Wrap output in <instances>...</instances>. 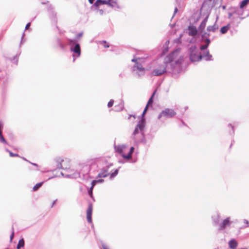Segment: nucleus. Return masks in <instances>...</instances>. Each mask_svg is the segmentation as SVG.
I'll return each mask as SVG.
<instances>
[{
  "label": "nucleus",
  "instance_id": "obj_1",
  "mask_svg": "<svg viewBox=\"0 0 249 249\" xmlns=\"http://www.w3.org/2000/svg\"><path fill=\"white\" fill-rule=\"evenodd\" d=\"M183 60L180 50L177 49L165 57L162 63L158 64L152 72L153 76H160L165 72H178Z\"/></svg>",
  "mask_w": 249,
  "mask_h": 249
},
{
  "label": "nucleus",
  "instance_id": "obj_2",
  "mask_svg": "<svg viewBox=\"0 0 249 249\" xmlns=\"http://www.w3.org/2000/svg\"><path fill=\"white\" fill-rule=\"evenodd\" d=\"M127 146L125 144H121L115 146V150L120 154L124 159L126 160H130L132 158V155L134 151V147H131L128 154L125 155L124 154V152L125 149L127 148Z\"/></svg>",
  "mask_w": 249,
  "mask_h": 249
},
{
  "label": "nucleus",
  "instance_id": "obj_3",
  "mask_svg": "<svg viewBox=\"0 0 249 249\" xmlns=\"http://www.w3.org/2000/svg\"><path fill=\"white\" fill-rule=\"evenodd\" d=\"M132 61L135 62V64L133 67V71H136V74L139 76H142L145 73V69L143 67L142 63L143 59L140 58H133Z\"/></svg>",
  "mask_w": 249,
  "mask_h": 249
},
{
  "label": "nucleus",
  "instance_id": "obj_4",
  "mask_svg": "<svg viewBox=\"0 0 249 249\" xmlns=\"http://www.w3.org/2000/svg\"><path fill=\"white\" fill-rule=\"evenodd\" d=\"M104 5H107L111 7H118L117 2L110 0H97L92 6V8L98 9L101 8L102 6Z\"/></svg>",
  "mask_w": 249,
  "mask_h": 249
},
{
  "label": "nucleus",
  "instance_id": "obj_5",
  "mask_svg": "<svg viewBox=\"0 0 249 249\" xmlns=\"http://www.w3.org/2000/svg\"><path fill=\"white\" fill-rule=\"evenodd\" d=\"M69 45L71 50L75 54H73V61H74L75 58L80 56L81 54V49L79 44L77 43L75 40L69 39Z\"/></svg>",
  "mask_w": 249,
  "mask_h": 249
},
{
  "label": "nucleus",
  "instance_id": "obj_6",
  "mask_svg": "<svg viewBox=\"0 0 249 249\" xmlns=\"http://www.w3.org/2000/svg\"><path fill=\"white\" fill-rule=\"evenodd\" d=\"M190 59L192 62L199 61L202 56L196 46H192L189 49Z\"/></svg>",
  "mask_w": 249,
  "mask_h": 249
},
{
  "label": "nucleus",
  "instance_id": "obj_7",
  "mask_svg": "<svg viewBox=\"0 0 249 249\" xmlns=\"http://www.w3.org/2000/svg\"><path fill=\"white\" fill-rule=\"evenodd\" d=\"M176 115V112L172 108H166L162 110L158 116L159 120H164L167 118H171Z\"/></svg>",
  "mask_w": 249,
  "mask_h": 249
},
{
  "label": "nucleus",
  "instance_id": "obj_8",
  "mask_svg": "<svg viewBox=\"0 0 249 249\" xmlns=\"http://www.w3.org/2000/svg\"><path fill=\"white\" fill-rule=\"evenodd\" d=\"M58 163L57 165L58 168L62 169L64 171L72 170L71 168V160L70 159L65 158L64 159H59L57 160Z\"/></svg>",
  "mask_w": 249,
  "mask_h": 249
},
{
  "label": "nucleus",
  "instance_id": "obj_9",
  "mask_svg": "<svg viewBox=\"0 0 249 249\" xmlns=\"http://www.w3.org/2000/svg\"><path fill=\"white\" fill-rule=\"evenodd\" d=\"M145 120L143 118H142L140 120L138 124L137 125L134 131L133 132L134 135H136L139 133V131H142L144 127Z\"/></svg>",
  "mask_w": 249,
  "mask_h": 249
},
{
  "label": "nucleus",
  "instance_id": "obj_10",
  "mask_svg": "<svg viewBox=\"0 0 249 249\" xmlns=\"http://www.w3.org/2000/svg\"><path fill=\"white\" fill-rule=\"evenodd\" d=\"M66 173L62 172L61 174L65 177L67 178H73L75 177V176L78 175V174L74 171V169H72V170H66L64 171Z\"/></svg>",
  "mask_w": 249,
  "mask_h": 249
},
{
  "label": "nucleus",
  "instance_id": "obj_11",
  "mask_svg": "<svg viewBox=\"0 0 249 249\" xmlns=\"http://www.w3.org/2000/svg\"><path fill=\"white\" fill-rule=\"evenodd\" d=\"M111 166H112L111 164H110L108 166H107L105 167H104L102 169L101 172L100 173H99V174L98 175V178H105V177H107L109 175V174H108L109 168Z\"/></svg>",
  "mask_w": 249,
  "mask_h": 249
},
{
  "label": "nucleus",
  "instance_id": "obj_12",
  "mask_svg": "<svg viewBox=\"0 0 249 249\" xmlns=\"http://www.w3.org/2000/svg\"><path fill=\"white\" fill-rule=\"evenodd\" d=\"M209 35H210L209 34L207 33L206 32L204 33V34H203L202 35V37L203 39H205V38H206V39L205 40V41L206 42V44L202 45L200 47V49L201 51L207 49V47H208V46L210 43V40L209 39L207 38V37L208 36H209Z\"/></svg>",
  "mask_w": 249,
  "mask_h": 249
},
{
  "label": "nucleus",
  "instance_id": "obj_13",
  "mask_svg": "<svg viewBox=\"0 0 249 249\" xmlns=\"http://www.w3.org/2000/svg\"><path fill=\"white\" fill-rule=\"evenodd\" d=\"M238 226L240 228H244L249 227V219H239L238 221Z\"/></svg>",
  "mask_w": 249,
  "mask_h": 249
},
{
  "label": "nucleus",
  "instance_id": "obj_14",
  "mask_svg": "<svg viewBox=\"0 0 249 249\" xmlns=\"http://www.w3.org/2000/svg\"><path fill=\"white\" fill-rule=\"evenodd\" d=\"M208 16H207L202 21V22L201 23L199 27V29H198V30L201 33H203V30H204V28L206 26V23L208 21Z\"/></svg>",
  "mask_w": 249,
  "mask_h": 249
},
{
  "label": "nucleus",
  "instance_id": "obj_15",
  "mask_svg": "<svg viewBox=\"0 0 249 249\" xmlns=\"http://www.w3.org/2000/svg\"><path fill=\"white\" fill-rule=\"evenodd\" d=\"M189 35L192 36H196L197 33L196 28L194 26L189 27Z\"/></svg>",
  "mask_w": 249,
  "mask_h": 249
},
{
  "label": "nucleus",
  "instance_id": "obj_16",
  "mask_svg": "<svg viewBox=\"0 0 249 249\" xmlns=\"http://www.w3.org/2000/svg\"><path fill=\"white\" fill-rule=\"evenodd\" d=\"M229 247L232 249H235L238 246V243L235 239H231L229 242Z\"/></svg>",
  "mask_w": 249,
  "mask_h": 249
},
{
  "label": "nucleus",
  "instance_id": "obj_17",
  "mask_svg": "<svg viewBox=\"0 0 249 249\" xmlns=\"http://www.w3.org/2000/svg\"><path fill=\"white\" fill-rule=\"evenodd\" d=\"M218 29V26L215 23L213 26H209L207 28V31L208 32H214Z\"/></svg>",
  "mask_w": 249,
  "mask_h": 249
},
{
  "label": "nucleus",
  "instance_id": "obj_18",
  "mask_svg": "<svg viewBox=\"0 0 249 249\" xmlns=\"http://www.w3.org/2000/svg\"><path fill=\"white\" fill-rule=\"evenodd\" d=\"M231 26L230 24H229L226 26L222 27L220 29V32L222 34H224L227 32V31L230 29Z\"/></svg>",
  "mask_w": 249,
  "mask_h": 249
},
{
  "label": "nucleus",
  "instance_id": "obj_19",
  "mask_svg": "<svg viewBox=\"0 0 249 249\" xmlns=\"http://www.w3.org/2000/svg\"><path fill=\"white\" fill-rule=\"evenodd\" d=\"M124 107V103L123 101H122L117 106H115V110L116 111H120L123 110Z\"/></svg>",
  "mask_w": 249,
  "mask_h": 249
},
{
  "label": "nucleus",
  "instance_id": "obj_20",
  "mask_svg": "<svg viewBox=\"0 0 249 249\" xmlns=\"http://www.w3.org/2000/svg\"><path fill=\"white\" fill-rule=\"evenodd\" d=\"M203 56L207 61H210L212 60V56L209 53V52L208 51H207L206 53H204Z\"/></svg>",
  "mask_w": 249,
  "mask_h": 249
},
{
  "label": "nucleus",
  "instance_id": "obj_21",
  "mask_svg": "<svg viewBox=\"0 0 249 249\" xmlns=\"http://www.w3.org/2000/svg\"><path fill=\"white\" fill-rule=\"evenodd\" d=\"M1 124H0V129H1ZM0 142L4 144L7 143L6 141L5 140V139L2 135V132L1 130H0Z\"/></svg>",
  "mask_w": 249,
  "mask_h": 249
},
{
  "label": "nucleus",
  "instance_id": "obj_22",
  "mask_svg": "<svg viewBox=\"0 0 249 249\" xmlns=\"http://www.w3.org/2000/svg\"><path fill=\"white\" fill-rule=\"evenodd\" d=\"M104 181V179H98V180H93L91 182V188L90 189L92 190L93 188V187L94 186V185L97 183H102Z\"/></svg>",
  "mask_w": 249,
  "mask_h": 249
},
{
  "label": "nucleus",
  "instance_id": "obj_23",
  "mask_svg": "<svg viewBox=\"0 0 249 249\" xmlns=\"http://www.w3.org/2000/svg\"><path fill=\"white\" fill-rule=\"evenodd\" d=\"M24 245V241L23 239H21L19 240L18 241V244L17 245V249H20V248L23 247Z\"/></svg>",
  "mask_w": 249,
  "mask_h": 249
},
{
  "label": "nucleus",
  "instance_id": "obj_24",
  "mask_svg": "<svg viewBox=\"0 0 249 249\" xmlns=\"http://www.w3.org/2000/svg\"><path fill=\"white\" fill-rule=\"evenodd\" d=\"M43 182H39L35 185L33 188L34 191H36L42 185Z\"/></svg>",
  "mask_w": 249,
  "mask_h": 249
},
{
  "label": "nucleus",
  "instance_id": "obj_25",
  "mask_svg": "<svg viewBox=\"0 0 249 249\" xmlns=\"http://www.w3.org/2000/svg\"><path fill=\"white\" fill-rule=\"evenodd\" d=\"M249 2V0H243L240 4V8H243V7H244L245 6H246L248 4Z\"/></svg>",
  "mask_w": 249,
  "mask_h": 249
},
{
  "label": "nucleus",
  "instance_id": "obj_26",
  "mask_svg": "<svg viewBox=\"0 0 249 249\" xmlns=\"http://www.w3.org/2000/svg\"><path fill=\"white\" fill-rule=\"evenodd\" d=\"M229 221L228 219H225V220H224V221L223 222L222 226H221V229H224L226 225H229Z\"/></svg>",
  "mask_w": 249,
  "mask_h": 249
},
{
  "label": "nucleus",
  "instance_id": "obj_27",
  "mask_svg": "<svg viewBox=\"0 0 249 249\" xmlns=\"http://www.w3.org/2000/svg\"><path fill=\"white\" fill-rule=\"evenodd\" d=\"M118 169H116L113 173H112L111 174H110V178L111 179V178H114L115 176H117V175L118 174Z\"/></svg>",
  "mask_w": 249,
  "mask_h": 249
},
{
  "label": "nucleus",
  "instance_id": "obj_28",
  "mask_svg": "<svg viewBox=\"0 0 249 249\" xmlns=\"http://www.w3.org/2000/svg\"><path fill=\"white\" fill-rule=\"evenodd\" d=\"M154 94H155V92L153 93V94L152 95L151 97H150V98L149 99L148 102H147V106H149V105H151L152 104L153 102V97L154 96Z\"/></svg>",
  "mask_w": 249,
  "mask_h": 249
},
{
  "label": "nucleus",
  "instance_id": "obj_29",
  "mask_svg": "<svg viewBox=\"0 0 249 249\" xmlns=\"http://www.w3.org/2000/svg\"><path fill=\"white\" fill-rule=\"evenodd\" d=\"M6 151L9 152V155H10V157H18V154H14V153L11 152L10 151H9L7 149H6Z\"/></svg>",
  "mask_w": 249,
  "mask_h": 249
},
{
  "label": "nucleus",
  "instance_id": "obj_30",
  "mask_svg": "<svg viewBox=\"0 0 249 249\" xmlns=\"http://www.w3.org/2000/svg\"><path fill=\"white\" fill-rule=\"evenodd\" d=\"M87 218H91V210H88L87 213Z\"/></svg>",
  "mask_w": 249,
  "mask_h": 249
},
{
  "label": "nucleus",
  "instance_id": "obj_31",
  "mask_svg": "<svg viewBox=\"0 0 249 249\" xmlns=\"http://www.w3.org/2000/svg\"><path fill=\"white\" fill-rule=\"evenodd\" d=\"M114 103L113 100H110V101L108 103L107 106L108 107H111Z\"/></svg>",
  "mask_w": 249,
  "mask_h": 249
},
{
  "label": "nucleus",
  "instance_id": "obj_32",
  "mask_svg": "<svg viewBox=\"0 0 249 249\" xmlns=\"http://www.w3.org/2000/svg\"><path fill=\"white\" fill-rule=\"evenodd\" d=\"M97 10V12L100 14V15H102L104 13V11L102 9H96Z\"/></svg>",
  "mask_w": 249,
  "mask_h": 249
},
{
  "label": "nucleus",
  "instance_id": "obj_33",
  "mask_svg": "<svg viewBox=\"0 0 249 249\" xmlns=\"http://www.w3.org/2000/svg\"><path fill=\"white\" fill-rule=\"evenodd\" d=\"M23 159L24 160H26V161H28L29 162H30L31 164H32V165H34V166H38V165H37V164H36V163H32V162H30V161H29L28 160H27L26 159H25V158H23Z\"/></svg>",
  "mask_w": 249,
  "mask_h": 249
},
{
  "label": "nucleus",
  "instance_id": "obj_34",
  "mask_svg": "<svg viewBox=\"0 0 249 249\" xmlns=\"http://www.w3.org/2000/svg\"><path fill=\"white\" fill-rule=\"evenodd\" d=\"M14 230H13L12 233H11V235L10 236V239H11V240H12V239H13V238L14 237Z\"/></svg>",
  "mask_w": 249,
  "mask_h": 249
},
{
  "label": "nucleus",
  "instance_id": "obj_35",
  "mask_svg": "<svg viewBox=\"0 0 249 249\" xmlns=\"http://www.w3.org/2000/svg\"><path fill=\"white\" fill-rule=\"evenodd\" d=\"M30 25L31 23L30 22L27 23L25 27V30H27L30 27Z\"/></svg>",
  "mask_w": 249,
  "mask_h": 249
},
{
  "label": "nucleus",
  "instance_id": "obj_36",
  "mask_svg": "<svg viewBox=\"0 0 249 249\" xmlns=\"http://www.w3.org/2000/svg\"><path fill=\"white\" fill-rule=\"evenodd\" d=\"M147 111L146 110H143V112H142V117L143 118V116H144L145 114L146 113Z\"/></svg>",
  "mask_w": 249,
  "mask_h": 249
},
{
  "label": "nucleus",
  "instance_id": "obj_37",
  "mask_svg": "<svg viewBox=\"0 0 249 249\" xmlns=\"http://www.w3.org/2000/svg\"><path fill=\"white\" fill-rule=\"evenodd\" d=\"M82 34H82V33H80L78 34L77 35V37H80L82 36Z\"/></svg>",
  "mask_w": 249,
  "mask_h": 249
},
{
  "label": "nucleus",
  "instance_id": "obj_38",
  "mask_svg": "<svg viewBox=\"0 0 249 249\" xmlns=\"http://www.w3.org/2000/svg\"><path fill=\"white\" fill-rule=\"evenodd\" d=\"M90 4H92L95 0H88Z\"/></svg>",
  "mask_w": 249,
  "mask_h": 249
},
{
  "label": "nucleus",
  "instance_id": "obj_39",
  "mask_svg": "<svg viewBox=\"0 0 249 249\" xmlns=\"http://www.w3.org/2000/svg\"><path fill=\"white\" fill-rule=\"evenodd\" d=\"M178 8L177 7H176L175 8V10H174V14H175L177 12H178Z\"/></svg>",
  "mask_w": 249,
  "mask_h": 249
},
{
  "label": "nucleus",
  "instance_id": "obj_40",
  "mask_svg": "<svg viewBox=\"0 0 249 249\" xmlns=\"http://www.w3.org/2000/svg\"><path fill=\"white\" fill-rule=\"evenodd\" d=\"M148 106H147V105H146V107H145V108H144V110L147 111V109H148Z\"/></svg>",
  "mask_w": 249,
  "mask_h": 249
},
{
  "label": "nucleus",
  "instance_id": "obj_41",
  "mask_svg": "<svg viewBox=\"0 0 249 249\" xmlns=\"http://www.w3.org/2000/svg\"><path fill=\"white\" fill-rule=\"evenodd\" d=\"M103 249H107V247L105 245H103Z\"/></svg>",
  "mask_w": 249,
  "mask_h": 249
},
{
  "label": "nucleus",
  "instance_id": "obj_42",
  "mask_svg": "<svg viewBox=\"0 0 249 249\" xmlns=\"http://www.w3.org/2000/svg\"><path fill=\"white\" fill-rule=\"evenodd\" d=\"M232 16V14L231 13H229V18H230Z\"/></svg>",
  "mask_w": 249,
  "mask_h": 249
},
{
  "label": "nucleus",
  "instance_id": "obj_43",
  "mask_svg": "<svg viewBox=\"0 0 249 249\" xmlns=\"http://www.w3.org/2000/svg\"><path fill=\"white\" fill-rule=\"evenodd\" d=\"M88 219L89 222L91 223L92 222V219Z\"/></svg>",
  "mask_w": 249,
  "mask_h": 249
},
{
  "label": "nucleus",
  "instance_id": "obj_44",
  "mask_svg": "<svg viewBox=\"0 0 249 249\" xmlns=\"http://www.w3.org/2000/svg\"><path fill=\"white\" fill-rule=\"evenodd\" d=\"M104 47H105V48H108V47H109V45H104Z\"/></svg>",
  "mask_w": 249,
  "mask_h": 249
},
{
  "label": "nucleus",
  "instance_id": "obj_45",
  "mask_svg": "<svg viewBox=\"0 0 249 249\" xmlns=\"http://www.w3.org/2000/svg\"><path fill=\"white\" fill-rule=\"evenodd\" d=\"M14 60H15V63L17 64V61H18V59L17 58H14Z\"/></svg>",
  "mask_w": 249,
  "mask_h": 249
},
{
  "label": "nucleus",
  "instance_id": "obj_46",
  "mask_svg": "<svg viewBox=\"0 0 249 249\" xmlns=\"http://www.w3.org/2000/svg\"><path fill=\"white\" fill-rule=\"evenodd\" d=\"M56 201V200H55V201H54L53 202L52 207H53V205L55 204V203Z\"/></svg>",
  "mask_w": 249,
  "mask_h": 249
},
{
  "label": "nucleus",
  "instance_id": "obj_47",
  "mask_svg": "<svg viewBox=\"0 0 249 249\" xmlns=\"http://www.w3.org/2000/svg\"><path fill=\"white\" fill-rule=\"evenodd\" d=\"M229 126H231V127L232 128H233V126L231 125V124H229Z\"/></svg>",
  "mask_w": 249,
  "mask_h": 249
},
{
  "label": "nucleus",
  "instance_id": "obj_48",
  "mask_svg": "<svg viewBox=\"0 0 249 249\" xmlns=\"http://www.w3.org/2000/svg\"><path fill=\"white\" fill-rule=\"evenodd\" d=\"M41 3L42 4H46V2H42Z\"/></svg>",
  "mask_w": 249,
  "mask_h": 249
},
{
  "label": "nucleus",
  "instance_id": "obj_49",
  "mask_svg": "<svg viewBox=\"0 0 249 249\" xmlns=\"http://www.w3.org/2000/svg\"><path fill=\"white\" fill-rule=\"evenodd\" d=\"M89 193L91 194V195H92V191H91V192H90V191H89Z\"/></svg>",
  "mask_w": 249,
  "mask_h": 249
},
{
  "label": "nucleus",
  "instance_id": "obj_50",
  "mask_svg": "<svg viewBox=\"0 0 249 249\" xmlns=\"http://www.w3.org/2000/svg\"><path fill=\"white\" fill-rule=\"evenodd\" d=\"M103 43H105V44H106V43H107V42H106V41H103Z\"/></svg>",
  "mask_w": 249,
  "mask_h": 249
},
{
  "label": "nucleus",
  "instance_id": "obj_51",
  "mask_svg": "<svg viewBox=\"0 0 249 249\" xmlns=\"http://www.w3.org/2000/svg\"><path fill=\"white\" fill-rule=\"evenodd\" d=\"M223 8L224 9H225V6H223Z\"/></svg>",
  "mask_w": 249,
  "mask_h": 249
}]
</instances>
